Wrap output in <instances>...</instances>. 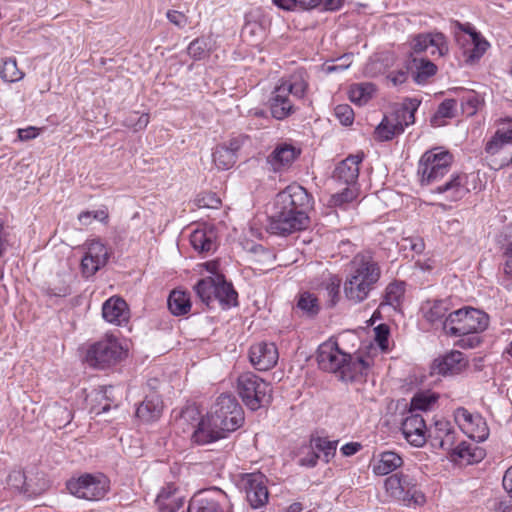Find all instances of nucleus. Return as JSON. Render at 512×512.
<instances>
[{
  "label": "nucleus",
  "instance_id": "29",
  "mask_svg": "<svg viewBox=\"0 0 512 512\" xmlns=\"http://www.w3.org/2000/svg\"><path fill=\"white\" fill-rule=\"evenodd\" d=\"M374 288L375 286L359 281L355 277L347 276L344 282L345 297L353 303H360L367 299L370 291Z\"/></svg>",
  "mask_w": 512,
  "mask_h": 512
},
{
  "label": "nucleus",
  "instance_id": "1",
  "mask_svg": "<svg viewBox=\"0 0 512 512\" xmlns=\"http://www.w3.org/2000/svg\"><path fill=\"white\" fill-rule=\"evenodd\" d=\"M453 162V155L446 150L434 148L426 151L420 158L417 175L422 186H435L433 193L446 194V199L457 201L469 193L466 186L467 175L453 173L443 181L449 173Z\"/></svg>",
  "mask_w": 512,
  "mask_h": 512
},
{
  "label": "nucleus",
  "instance_id": "51",
  "mask_svg": "<svg viewBox=\"0 0 512 512\" xmlns=\"http://www.w3.org/2000/svg\"><path fill=\"white\" fill-rule=\"evenodd\" d=\"M481 332H471L469 334L458 335L460 339L456 342V345L464 349H472L480 345L482 338L480 337Z\"/></svg>",
  "mask_w": 512,
  "mask_h": 512
},
{
  "label": "nucleus",
  "instance_id": "32",
  "mask_svg": "<svg viewBox=\"0 0 512 512\" xmlns=\"http://www.w3.org/2000/svg\"><path fill=\"white\" fill-rule=\"evenodd\" d=\"M168 308L175 316L187 314L191 309V300L188 293L181 290H173L168 297Z\"/></svg>",
  "mask_w": 512,
  "mask_h": 512
},
{
  "label": "nucleus",
  "instance_id": "37",
  "mask_svg": "<svg viewBox=\"0 0 512 512\" xmlns=\"http://www.w3.org/2000/svg\"><path fill=\"white\" fill-rule=\"evenodd\" d=\"M439 396L435 392L422 391L416 393L410 401V413L415 411H428L431 410L433 405L437 402Z\"/></svg>",
  "mask_w": 512,
  "mask_h": 512
},
{
  "label": "nucleus",
  "instance_id": "63",
  "mask_svg": "<svg viewBox=\"0 0 512 512\" xmlns=\"http://www.w3.org/2000/svg\"><path fill=\"white\" fill-rule=\"evenodd\" d=\"M344 4V0H322L318 7L323 11H337Z\"/></svg>",
  "mask_w": 512,
  "mask_h": 512
},
{
  "label": "nucleus",
  "instance_id": "48",
  "mask_svg": "<svg viewBox=\"0 0 512 512\" xmlns=\"http://www.w3.org/2000/svg\"><path fill=\"white\" fill-rule=\"evenodd\" d=\"M50 413L54 417V426L57 428L67 426L73 418L71 411L67 407L59 405L53 406Z\"/></svg>",
  "mask_w": 512,
  "mask_h": 512
},
{
  "label": "nucleus",
  "instance_id": "18",
  "mask_svg": "<svg viewBox=\"0 0 512 512\" xmlns=\"http://www.w3.org/2000/svg\"><path fill=\"white\" fill-rule=\"evenodd\" d=\"M415 53L430 50L431 56L442 57L448 52V44L442 33H423L416 35L411 43Z\"/></svg>",
  "mask_w": 512,
  "mask_h": 512
},
{
  "label": "nucleus",
  "instance_id": "35",
  "mask_svg": "<svg viewBox=\"0 0 512 512\" xmlns=\"http://www.w3.org/2000/svg\"><path fill=\"white\" fill-rule=\"evenodd\" d=\"M452 456L466 460L468 463H474L483 458L484 450L475 444L462 441L455 447Z\"/></svg>",
  "mask_w": 512,
  "mask_h": 512
},
{
  "label": "nucleus",
  "instance_id": "54",
  "mask_svg": "<svg viewBox=\"0 0 512 512\" xmlns=\"http://www.w3.org/2000/svg\"><path fill=\"white\" fill-rule=\"evenodd\" d=\"M101 267V264H98L96 259L85 254L81 260V272L84 277L93 276Z\"/></svg>",
  "mask_w": 512,
  "mask_h": 512
},
{
  "label": "nucleus",
  "instance_id": "45",
  "mask_svg": "<svg viewBox=\"0 0 512 512\" xmlns=\"http://www.w3.org/2000/svg\"><path fill=\"white\" fill-rule=\"evenodd\" d=\"M87 255L96 259L98 264L105 266L110 257V253L105 245L99 240H92L88 245Z\"/></svg>",
  "mask_w": 512,
  "mask_h": 512
},
{
  "label": "nucleus",
  "instance_id": "60",
  "mask_svg": "<svg viewBox=\"0 0 512 512\" xmlns=\"http://www.w3.org/2000/svg\"><path fill=\"white\" fill-rule=\"evenodd\" d=\"M494 135L497 136L505 145L512 144V124H510L509 127L497 129Z\"/></svg>",
  "mask_w": 512,
  "mask_h": 512
},
{
  "label": "nucleus",
  "instance_id": "53",
  "mask_svg": "<svg viewBox=\"0 0 512 512\" xmlns=\"http://www.w3.org/2000/svg\"><path fill=\"white\" fill-rule=\"evenodd\" d=\"M334 112L341 124L348 126L353 123L354 111L348 104L337 105Z\"/></svg>",
  "mask_w": 512,
  "mask_h": 512
},
{
  "label": "nucleus",
  "instance_id": "27",
  "mask_svg": "<svg viewBox=\"0 0 512 512\" xmlns=\"http://www.w3.org/2000/svg\"><path fill=\"white\" fill-rule=\"evenodd\" d=\"M299 155L300 150L290 144L282 143L275 147L268 156L267 161L271 164L274 171H279L283 167L291 165Z\"/></svg>",
  "mask_w": 512,
  "mask_h": 512
},
{
  "label": "nucleus",
  "instance_id": "20",
  "mask_svg": "<svg viewBox=\"0 0 512 512\" xmlns=\"http://www.w3.org/2000/svg\"><path fill=\"white\" fill-rule=\"evenodd\" d=\"M363 153L349 155L335 167L333 179L347 186H356L359 177V165L363 160Z\"/></svg>",
  "mask_w": 512,
  "mask_h": 512
},
{
  "label": "nucleus",
  "instance_id": "42",
  "mask_svg": "<svg viewBox=\"0 0 512 512\" xmlns=\"http://www.w3.org/2000/svg\"><path fill=\"white\" fill-rule=\"evenodd\" d=\"M0 77L9 83L17 82L24 77V73L18 68L15 58H8L3 61L0 68Z\"/></svg>",
  "mask_w": 512,
  "mask_h": 512
},
{
  "label": "nucleus",
  "instance_id": "28",
  "mask_svg": "<svg viewBox=\"0 0 512 512\" xmlns=\"http://www.w3.org/2000/svg\"><path fill=\"white\" fill-rule=\"evenodd\" d=\"M217 236L213 228L194 230L190 235L192 247L199 253H210L217 249Z\"/></svg>",
  "mask_w": 512,
  "mask_h": 512
},
{
  "label": "nucleus",
  "instance_id": "33",
  "mask_svg": "<svg viewBox=\"0 0 512 512\" xmlns=\"http://www.w3.org/2000/svg\"><path fill=\"white\" fill-rule=\"evenodd\" d=\"M7 485L17 492L23 493L27 496H33L40 493V491L33 489L27 482L26 475L21 469H13L7 476Z\"/></svg>",
  "mask_w": 512,
  "mask_h": 512
},
{
  "label": "nucleus",
  "instance_id": "19",
  "mask_svg": "<svg viewBox=\"0 0 512 512\" xmlns=\"http://www.w3.org/2000/svg\"><path fill=\"white\" fill-rule=\"evenodd\" d=\"M278 357V350L274 343H256L251 346L249 351L250 362L259 371H266L274 367Z\"/></svg>",
  "mask_w": 512,
  "mask_h": 512
},
{
  "label": "nucleus",
  "instance_id": "11",
  "mask_svg": "<svg viewBox=\"0 0 512 512\" xmlns=\"http://www.w3.org/2000/svg\"><path fill=\"white\" fill-rule=\"evenodd\" d=\"M68 491L81 499L98 501L104 498L110 489V481L103 474H83L77 479L67 481Z\"/></svg>",
  "mask_w": 512,
  "mask_h": 512
},
{
  "label": "nucleus",
  "instance_id": "10",
  "mask_svg": "<svg viewBox=\"0 0 512 512\" xmlns=\"http://www.w3.org/2000/svg\"><path fill=\"white\" fill-rule=\"evenodd\" d=\"M308 214L292 212L273 204V211L268 218L267 231L278 236H287L308 228Z\"/></svg>",
  "mask_w": 512,
  "mask_h": 512
},
{
  "label": "nucleus",
  "instance_id": "57",
  "mask_svg": "<svg viewBox=\"0 0 512 512\" xmlns=\"http://www.w3.org/2000/svg\"><path fill=\"white\" fill-rule=\"evenodd\" d=\"M168 20L179 28H183L188 23V18L185 14L175 10H169L166 14Z\"/></svg>",
  "mask_w": 512,
  "mask_h": 512
},
{
  "label": "nucleus",
  "instance_id": "9",
  "mask_svg": "<svg viewBox=\"0 0 512 512\" xmlns=\"http://www.w3.org/2000/svg\"><path fill=\"white\" fill-rule=\"evenodd\" d=\"M387 494L406 506L421 505L425 502L424 494L419 490L417 480L403 473H394L384 482Z\"/></svg>",
  "mask_w": 512,
  "mask_h": 512
},
{
  "label": "nucleus",
  "instance_id": "55",
  "mask_svg": "<svg viewBox=\"0 0 512 512\" xmlns=\"http://www.w3.org/2000/svg\"><path fill=\"white\" fill-rule=\"evenodd\" d=\"M452 427L453 426L449 421L437 420L434 423V441L438 442L439 444L441 442V439H443L446 436V433H448Z\"/></svg>",
  "mask_w": 512,
  "mask_h": 512
},
{
  "label": "nucleus",
  "instance_id": "41",
  "mask_svg": "<svg viewBox=\"0 0 512 512\" xmlns=\"http://www.w3.org/2000/svg\"><path fill=\"white\" fill-rule=\"evenodd\" d=\"M215 165L222 170L230 169L237 161L238 156L226 148V144L218 145L213 154Z\"/></svg>",
  "mask_w": 512,
  "mask_h": 512
},
{
  "label": "nucleus",
  "instance_id": "3",
  "mask_svg": "<svg viewBox=\"0 0 512 512\" xmlns=\"http://www.w3.org/2000/svg\"><path fill=\"white\" fill-rule=\"evenodd\" d=\"M317 362L323 371L339 372L344 381H354L358 375L366 374L370 367L362 357L353 359L350 354L343 352L335 341L324 342L318 347Z\"/></svg>",
  "mask_w": 512,
  "mask_h": 512
},
{
  "label": "nucleus",
  "instance_id": "4",
  "mask_svg": "<svg viewBox=\"0 0 512 512\" xmlns=\"http://www.w3.org/2000/svg\"><path fill=\"white\" fill-rule=\"evenodd\" d=\"M306 73L297 70L275 87L269 99V108L273 118L283 120L294 112L290 96L302 99L307 91Z\"/></svg>",
  "mask_w": 512,
  "mask_h": 512
},
{
  "label": "nucleus",
  "instance_id": "7",
  "mask_svg": "<svg viewBox=\"0 0 512 512\" xmlns=\"http://www.w3.org/2000/svg\"><path fill=\"white\" fill-rule=\"evenodd\" d=\"M237 392L244 405L256 411L267 407L272 402V387L252 372L241 374L237 379Z\"/></svg>",
  "mask_w": 512,
  "mask_h": 512
},
{
  "label": "nucleus",
  "instance_id": "36",
  "mask_svg": "<svg viewBox=\"0 0 512 512\" xmlns=\"http://www.w3.org/2000/svg\"><path fill=\"white\" fill-rule=\"evenodd\" d=\"M413 63L415 66L413 79L417 84L426 83L427 80L434 76L437 72V66L428 59L414 58Z\"/></svg>",
  "mask_w": 512,
  "mask_h": 512
},
{
  "label": "nucleus",
  "instance_id": "22",
  "mask_svg": "<svg viewBox=\"0 0 512 512\" xmlns=\"http://www.w3.org/2000/svg\"><path fill=\"white\" fill-rule=\"evenodd\" d=\"M425 319L433 325H439L447 334L449 326L448 314L451 312V304L448 299L427 301L426 306L423 307Z\"/></svg>",
  "mask_w": 512,
  "mask_h": 512
},
{
  "label": "nucleus",
  "instance_id": "8",
  "mask_svg": "<svg viewBox=\"0 0 512 512\" xmlns=\"http://www.w3.org/2000/svg\"><path fill=\"white\" fill-rule=\"evenodd\" d=\"M448 335L483 332L489 325V316L485 312L472 307H463L448 314Z\"/></svg>",
  "mask_w": 512,
  "mask_h": 512
},
{
  "label": "nucleus",
  "instance_id": "46",
  "mask_svg": "<svg viewBox=\"0 0 512 512\" xmlns=\"http://www.w3.org/2000/svg\"><path fill=\"white\" fill-rule=\"evenodd\" d=\"M188 54L194 60L205 58L210 51V43L208 39L201 37L193 40L188 46Z\"/></svg>",
  "mask_w": 512,
  "mask_h": 512
},
{
  "label": "nucleus",
  "instance_id": "15",
  "mask_svg": "<svg viewBox=\"0 0 512 512\" xmlns=\"http://www.w3.org/2000/svg\"><path fill=\"white\" fill-rule=\"evenodd\" d=\"M454 419L463 433L476 442H483L489 436L486 420L478 413L473 414L464 407L454 412Z\"/></svg>",
  "mask_w": 512,
  "mask_h": 512
},
{
  "label": "nucleus",
  "instance_id": "5",
  "mask_svg": "<svg viewBox=\"0 0 512 512\" xmlns=\"http://www.w3.org/2000/svg\"><path fill=\"white\" fill-rule=\"evenodd\" d=\"M194 291L199 300L210 309L215 308L216 304L222 309L238 305V293L222 274L198 280L194 285Z\"/></svg>",
  "mask_w": 512,
  "mask_h": 512
},
{
  "label": "nucleus",
  "instance_id": "43",
  "mask_svg": "<svg viewBox=\"0 0 512 512\" xmlns=\"http://www.w3.org/2000/svg\"><path fill=\"white\" fill-rule=\"evenodd\" d=\"M456 104H457V102L454 99L444 100L438 106V109H437L435 115L431 118V124L433 126H441V125H443L442 119L453 118Z\"/></svg>",
  "mask_w": 512,
  "mask_h": 512
},
{
  "label": "nucleus",
  "instance_id": "6",
  "mask_svg": "<svg viewBox=\"0 0 512 512\" xmlns=\"http://www.w3.org/2000/svg\"><path fill=\"white\" fill-rule=\"evenodd\" d=\"M420 103L418 99L408 98L401 107L385 115L375 129V138L379 141H389L403 133L405 127L415 122V112Z\"/></svg>",
  "mask_w": 512,
  "mask_h": 512
},
{
  "label": "nucleus",
  "instance_id": "61",
  "mask_svg": "<svg viewBox=\"0 0 512 512\" xmlns=\"http://www.w3.org/2000/svg\"><path fill=\"white\" fill-rule=\"evenodd\" d=\"M39 129L33 126L27 128L18 129V138L21 141H28L38 136Z\"/></svg>",
  "mask_w": 512,
  "mask_h": 512
},
{
  "label": "nucleus",
  "instance_id": "50",
  "mask_svg": "<svg viewBox=\"0 0 512 512\" xmlns=\"http://www.w3.org/2000/svg\"><path fill=\"white\" fill-rule=\"evenodd\" d=\"M202 420H207V417L201 418L200 412L195 405L187 406L181 411L180 421L190 422L192 427L195 428L194 431L198 429L199 422Z\"/></svg>",
  "mask_w": 512,
  "mask_h": 512
},
{
  "label": "nucleus",
  "instance_id": "24",
  "mask_svg": "<svg viewBox=\"0 0 512 512\" xmlns=\"http://www.w3.org/2000/svg\"><path fill=\"white\" fill-rule=\"evenodd\" d=\"M103 318L112 324L122 325L129 320V308L127 303L120 297H111L102 306Z\"/></svg>",
  "mask_w": 512,
  "mask_h": 512
},
{
  "label": "nucleus",
  "instance_id": "64",
  "mask_svg": "<svg viewBox=\"0 0 512 512\" xmlns=\"http://www.w3.org/2000/svg\"><path fill=\"white\" fill-rule=\"evenodd\" d=\"M408 72L404 70L393 71L388 75V79L395 85H401L406 82Z\"/></svg>",
  "mask_w": 512,
  "mask_h": 512
},
{
  "label": "nucleus",
  "instance_id": "25",
  "mask_svg": "<svg viewBox=\"0 0 512 512\" xmlns=\"http://www.w3.org/2000/svg\"><path fill=\"white\" fill-rule=\"evenodd\" d=\"M402 457L394 451H383L371 460L372 471L377 476L388 475L403 465Z\"/></svg>",
  "mask_w": 512,
  "mask_h": 512
},
{
  "label": "nucleus",
  "instance_id": "13",
  "mask_svg": "<svg viewBox=\"0 0 512 512\" xmlns=\"http://www.w3.org/2000/svg\"><path fill=\"white\" fill-rule=\"evenodd\" d=\"M187 512H233L225 492L211 488L198 492L190 501Z\"/></svg>",
  "mask_w": 512,
  "mask_h": 512
},
{
  "label": "nucleus",
  "instance_id": "2",
  "mask_svg": "<svg viewBox=\"0 0 512 512\" xmlns=\"http://www.w3.org/2000/svg\"><path fill=\"white\" fill-rule=\"evenodd\" d=\"M244 422V413L237 399L231 394H221L207 415V420L199 422L193 431L192 439L199 445L214 443L226 438Z\"/></svg>",
  "mask_w": 512,
  "mask_h": 512
},
{
  "label": "nucleus",
  "instance_id": "47",
  "mask_svg": "<svg viewBox=\"0 0 512 512\" xmlns=\"http://www.w3.org/2000/svg\"><path fill=\"white\" fill-rule=\"evenodd\" d=\"M403 283H390L385 291L384 303L391 306H397L404 295Z\"/></svg>",
  "mask_w": 512,
  "mask_h": 512
},
{
  "label": "nucleus",
  "instance_id": "52",
  "mask_svg": "<svg viewBox=\"0 0 512 512\" xmlns=\"http://www.w3.org/2000/svg\"><path fill=\"white\" fill-rule=\"evenodd\" d=\"M375 333V342L381 349V351L386 352L389 349L388 337L390 334L389 327L385 324H380L374 328Z\"/></svg>",
  "mask_w": 512,
  "mask_h": 512
},
{
  "label": "nucleus",
  "instance_id": "59",
  "mask_svg": "<svg viewBox=\"0 0 512 512\" xmlns=\"http://www.w3.org/2000/svg\"><path fill=\"white\" fill-rule=\"evenodd\" d=\"M247 139V136L244 135L233 137L229 140V144H226V148L228 151L233 152L234 155L238 156V152Z\"/></svg>",
  "mask_w": 512,
  "mask_h": 512
},
{
  "label": "nucleus",
  "instance_id": "17",
  "mask_svg": "<svg viewBox=\"0 0 512 512\" xmlns=\"http://www.w3.org/2000/svg\"><path fill=\"white\" fill-rule=\"evenodd\" d=\"M246 499L251 508L264 507L269 499L266 477L262 473H248L242 477Z\"/></svg>",
  "mask_w": 512,
  "mask_h": 512
},
{
  "label": "nucleus",
  "instance_id": "58",
  "mask_svg": "<svg viewBox=\"0 0 512 512\" xmlns=\"http://www.w3.org/2000/svg\"><path fill=\"white\" fill-rule=\"evenodd\" d=\"M506 146L497 136H493L486 144L485 151L487 154L493 156L497 154L500 150H502Z\"/></svg>",
  "mask_w": 512,
  "mask_h": 512
},
{
  "label": "nucleus",
  "instance_id": "44",
  "mask_svg": "<svg viewBox=\"0 0 512 512\" xmlns=\"http://www.w3.org/2000/svg\"><path fill=\"white\" fill-rule=\"evenodd\" d=\"M358 189L356 186H347L338 193L330 197L329 205L332 207H344L357 197Z\"/></svg>",
  "mask_w": 512,
  "mask_h": 512
},
{
  "label": "nucleus",
  "instance_id": "49",
  "mask_svg": "<svg viewBox=\"0 0 512 512\" xmlns=\"http://www.w3.org/2000/svg\"><path fill=\"white\" fill-rule=\"evenodd\" d=\"M338 441H330L326 438L318 437L313 440V446L324 454L325 462H329L330 458L336 453Z\"/></svg>",
  "mask_w": 512,
  "mask_h": 512
},
{
  "label": "nucleus",
  "instance_id": "56",
  "mask_svg": "<svg viewBox=\"0 0 512 512\" xmlns=\"http://www.w3.org/2000/svg\"><path fill=\"white\" fill-rule=\"evenodd\" d=\"M456 431L454 427L450 429L448 433H446V436L441 439V442L438 444L439 447L447 452H450L451 455L453 454V450L455 449L457 437H456Z\"/></svg>",
  "mask_w": 512,
  "mask_h": 512
},
{
  "label": "nucleus",
  "instance_id": "23",
  "mask_svg": "<svg viewBox=\"0 0 512 512\" xmlns=\"http://www.w3.org/2000/svg\"><path fill=\"white\" fill-rule=\"evenodd\" d=\"M468 364V361L464 354L460 351L454 350L449 353H446L444 356L435 359L433 363L434 370L437 371L438 374L447 375V374H459L463 371Z\"/></svg>",
  "mask_w": 512,
  "mask_h": 512
},
{
  "label": "nucleus",
  "instance_id": "26",
  "mask_svg": "<svg viewBox=\"0 0 512 512\" xmlns=\"http://www.w3.org/2000/svg\"><path fill=\"white\" fill-rule=\"evenodd\" d=\"M163 411V401L156 392L147 394L137 407L136 415L144 422H153L160 418Z\"/></svg>",
  "mask_w": 512,
  "mask_h": 512
},
{
  "label": "nucleus",
  "instance_id": "39",
  "mask_svg": "<svg viewBox=\"0 0 512 512\" xmlns=\"http://www.w3.org/2000/svg\"><path fill=\"white\" fill-rule=\"evenodd\" d=\"M463 92L461 96V107L467 116H473L477 113L479 108L484 104L483 97L473 90L458 89Z\"/></svg>",
  "mask_w": 512,
  "mask_h": 512
},
{
  "label": "nucleus",
  "instance_id": "34",
  "mask_svg": "<svg viewBox=\"0 0 512 512\" xmlns=\"http://www.w3.org/2000/svg\"><path fill=\"white\" fill-rule=\"evenodd\" d=\"M296 309L301 311L303 315L314 318L320 312L319 299L313 293L302 292L298 295Z\"/></svg>",
  "mask_w": 512,
  "mask_h": 512
},
{
  "label": "nucleus",
  "instance_id": "31",
  "mask_svg": "<svg viewBox=\"0 0 512 512\" xmlns=\"http://www.w3.org/2000/svg\"><path fill=\"white\" fill-rule=\"evenodd\" d=\"M463 31L471 37L472 45V48H467L464 51L466 55V62L474 63L483 56L489 47V43L480 35V33L470 26L464 28Z\"/></svg>",
  "mask_w": 512,
  "mask_h": 512
},
{
  "label": "nucleus",
  "instance_id": "62",
  "mask_svg": "<svg viewBox=\"0 0 512 512\" xmlns=\"http://www.w3.org/2000/svg\"><path fill=\"white\" fill-rule=\"evenodd\" d=\"M319 455L315 451H309L304 457L300 458L299 464L304 467L312 468L317 464Z\"/></svg>",
  "mask_w": 512,
  "mask_h": 512
},
{
  "label": "nucleus",
  "instance_id": "12",
  "mask_svg": "<svg viewBox=\"0 0 512 512\" xmlns=\"http://www.w3.org/2000/svg\"><path fill=\"white\" fill-rule=\"evenodd\" d=\"M123 355L124 351L118 340L107 336L89 347L86 361L92 367L104 369L118 363Z\"/></svg>",
  "mask_w": 512,
  "mask_h": 512
},
{
  "label": "nucleus",
  "instance_id": "30",
  "mask_svg": "<svg viewBox=\"0 0 512 512\" xmlns=\"http://www.w3.org/2000/svg\"><path fill=\"white\" fill-rule=\"evenodd\" d=\"M177 488L174 484H167L162 488L156 498L159 512H176L183 505L181 497L177 496Z\"/></svg>",
  "mask_w": 512,
  "mask_h": 512
},
{
  "label": "nucleus",
  "instance_id": "21",
  "mask_svg": "<svg viewBox=\"0 0 512 512\" xmlns=\"http://www.w3.org/2000/svg\"><path fill=\"white\" fill-rule=\"evenodd\" d=\"M405 439L415 447H421L426 442L427 427L425 420L418 413L407 416L401 426Z\"/></svg>",
  "mask_w": 512,
  "mask_h": 512
},
{
  "label": "nucleus",
  "instance_id": "40",
  "mask_svg": "<svg viewBox=\"0 0 512 512\" xmlns=\"http://www.w3.org/2000/svg\"><path fill=\"white\" fill-rule=\"evenodd\" d=\"M376 91V87L372 83H359L350 88L349 98L353 103L363 105L367 103Z\"/></svg>",
  "mask_w": 512,
  "mask_h": 512
},
{
  "label": "nucleus",
  "instance_id": "38",
  "mask_svg": "<svg viewBox=\"0 0 512 512\" xmlns=\"http://www.w3.org/2000/svg\"><path fill=\"white\" fill-rule=\"evenodd\" d=\"M340 286L341 279L338 276H330L321 285L324 291V298L326 299V307L333 308L336 306L340 299Z\"/></svg>",
  "mask_w": 512,
  "mask_h": 512
},
{
  "label": "nucleus",
  "instance_id": "16",
  "mask_svg": "<svg viewBox=\"0 0 512 512\" xmlns=\"http://www.w3.org/2000/svg\"><path fill=\"white\" fill-rule=\"evenodd\" d=\"M350 277L375 286L380 279L381 269L370 252L356 254L350 262Z\"/></svg>",
  "mask_w": 512,
  "mask_h": 512
},
{
  "label": "nucleus",
  "instance_id": "14",
  "mask_svg": "<svg viewBox=\"0 0 512 512\" xmlns=\"http://www.w3.org/2000/svg\"><path fill=\"white\" fill-rule=\"evenodd\" d=\"M274 204L292 212L308 214L312 208V196L304 187L292 184L276 195Z\"/></svg>",
  "mask_w": 512,
  "mask_h": 512
}]
</instances>
